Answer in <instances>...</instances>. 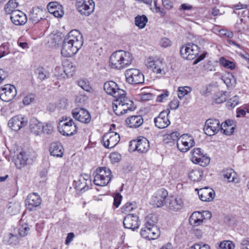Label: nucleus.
I'll use <instances>...</instances> for the list:
<instances>
[{"mask_svg": "<svg viewBox=\"0 0 249 249\" xmlns=\"http://www.w3.org/2000/svg\"><path fill=\"white\" fill-rule=\"evenodd\" d=\"M83 43V36L76 30H71L65 37L61 50L64 57H71L78 51Z\"/></svg>", "mask_w": 249, "mask_h": 249, "instance_id": "obj_1", "label": "nucleus"}, {"mask_svg": "<svg viewBox=\"0 0 249 249\" xmlns=\"http://www.w3.org/2000/svg\"><path fill=\"white\" fill-rule=\"evenodd\" d=\"M132 54L126 51L119 50L112 53L109 58V66L112 69L123 70L132 62Z\"/></svg>", "mask_w": 249, "mask_h": 249, "instance_id": "obj_2", "label": "nucleus"}, {"mask_svg": "<svg viewBox=\"0 0 249 249\" xmlns=\"http://www.w3.org/2000/svg\"><path fill=\"white\" fill-rule=\"evenodd\" d=\"M134 103L126 97V94L116 99L112 104L113 111L116 115L120 116L131 111Z\"/></svg>", "mask_w": 249, "mask_h": 249, "instance_id": "obj_3", "label": "nucleus"}, {"mask_svg": "<svg viewBox=\"0 0 249 249\" xmlns=\"http://www.w3.org/2000/svg\"><path fill=\"white\" fill-rule=\"evenodd\" d=\"M93 182L96 185L106 186L110 181L112 175L111 170L106 167H98L94 172Z\"/></svg>", "mask_w": 249, "mask_h": 249, "instance_id": "obj_4", "label": "nucleus"}, {"mask_svg": "<svg viewBox=\"0 0 249 249\" xmlns=\"http://www.w3.org/2000/svg\"><path fill=\"white\" fill-rule=\"evenodd\" d=\"M63 123L58 127L59 132L64 136H72L76 134L77 131V127L73 120L71 117L63 118L61 123Z\"/></svg>", "mask_w": 249, "mask_h": 249, "instance_id": "obj_5", "label": "nucleus"}, {"mask_svg": "<svg viewBox=\"0 0 249 249\" xmlns=\"http://www.w3.org/2000/svg\"><path fill=\"white\" fill-rule=\"evenodd\" d=\"M126 82L130 84H142L144 83V78L142 72L138 69H129L125 72Z\"/></svg>", "mask_w": 249, "mask_h": 249, "instance_id": "obj_6", "label": "nucleus"}, {"mask_svg": "<svg viewBox=\"0 0 249 249\" xmlns=\"http://www.w3.org/2000/svg\"><path fill=\"white\" fill-rule=\"evenodd\" d=\"M180 53L184 59L193 60L198 56L199 53V48L197 45L190 43L186 46L181 47Z\"/></svg>", "mask_w": 249, "mask_h": 249, "instance_id": "obj_7", "label": "nucleus"}, {"mask_svg": "<svg viewBox=\"0 0 249 249\" xmlns=\"http://www.w3.org/2000/svg\"><path fill=\"white\" fill-rule=\"evenodd\" d=\"M76 6L81 15L89 16L93 12L95 4L92 0H77Z\"/></svg>", "mask_w": 249, "mask_h": 249, "instance_id": "obj_8", "label": "nucleus"}, {"mask_svg": "<svg viewBox=\"0 0 249 249\" xmlns=\"http://www.w3.org/2000/svg\"><path fill=\"white\" fill-rule=\"evenodd\" d=\"M195 144V142L193 137L187 134H183L179 137L177 142L178 149L182 152L187 151Z\"/></svg>", "mask_w": 249, "mask_h": 249, "instance_id": "obj_9", "label": "nucleus"}, {"mask_svg": "<svg viewBox=\"0 0 249 249\" xmlns=\"http://www.w3.org/2000/svg\"><path fill=\"white\" fill-rule=\"evenodd\" d=\"M146 65L148 68L152 69L153 72L157 74L164 75L166 73V65L163 59L154 60L149 57L147 60Z\"/></svg>", "mask_w": 249, "mask_h": 249, "instance_id": "obj_10", "label": "nucleus"}, {"mask_svg": "<svg viewBox=\"0 0 249 249\" xmlns=\"http://www.w3.org/2000/svg\"><path fill=\"white\" fill-rule=\"evenodd\" d=\"M17 95V89L15 86L6 84L0 89V99L4 102L12 101Z\"/></svg>", "mask_w": 249, "mask_h": 249, "instance_id": "obj_11", "label": "nucleus"}, {"mask_svg": "<svg viewBox=\"0 0 249 249\" xmlns=\"http://www.w3.org/2000/svg\"><path fill=\"white\" fill-rule=\"evenodd\" d=\"M191 160L193 162L205 167L210 162V159L201 152L200 148H194L191 151Z\"/></svg>", "mask_w": 249, "mask_h": 249, "instance_id": "obj_12", "label": "nucleus"}, {"mask_svg": "<svg viewBox=\"0 0 249 249\" xmlns=\"http://www.w3.org/2000/svg\"><path fill=\"white\" fill-rule=\"evenodd\" d=\"M104 88L106 92L117 99L125 94V91L118 88V85L112 81L106 82Z\"/></svg>", "mask_w": 249, "mask_h": 249, "instance_id": "obj_13", "label": "nucleus"}, {"mask_svg": "<svg viewBox=\"0 0 249 249\" xmlns=\"http://www.w3.org/2000/svg\"><path fill=\"white\" fill-rule=\"evenodd\" d=\"M120 140L119 134L115 132H109L104 135L102 141L106 148H112L116 145Z\"/></svg>", "mask_w": 249, "mask_h": 249, "instance_id": "obj_14", "label": "nucleus"}, {"mask_svg": "<svg viewBox=\"0 0 249 249\" xmlns=\"http://www.w3.org/2000/svg\"><path fill=\"white\" fill-rule=\"evenodd\" d=\"M71 114L73 118L81 123L87 124L91 121L89 112L83 108H75L72 110Z\"/></svg>", "mask_w": 249, "mask_h": 249, "instance_id": "obj_15", "label": "nucleus"}, {"mask_svg": "<svg viewBox=\"0 0 249 249\" xmlns=\"http://www.w3.org/2000/svg\"><path fill=\"white\" fill-rule=\"evenodd\" d=\"M91 184L90 177L87 174H81L78 180L75 181L76 189L81 193L88 190Z\"/></svg>", "mask_w": 249, "mask_h": 249, "instance_id": "obj_16", "label": "nucleus"}, {"mask_svg": "<svg viewBox=\"0 0 249 249\" xmlns=\"http://www.w3.org/2000/svg\"><path fill=\"white\" fill-rule=\"evenodd\" d=\"M27 119L21 115L15 116L8 122V126L14 131H18L27 125Z\"/></svg>", "mask_w": 249, "mask_h": 249, "instance_id": "obj_17", "label": "nucleus"}, {"mask_svg": "<svg viewBox=\"0 0 249 249\" xmlns=\"http://www.w3.org/2000/svg\"><path fill=\"white\" fill-rule=\"evenodd\" d=\"M168 195V192L161 188L158 190L152 197V204L156 207H162L165 203L166 198Z\"/></svg>", "mask_w": 249, "mask_h": 249, "instance_id": "obj_18", "label": "nucleus"}, {"mask_svg": "<svg viewBox=\"0 0 249 249\" xmlns=\"http://www.w3.org/2000/svg\"><path fill=\"white\" fill-rule=\"evenodd\" d=\"M220 128V122L218 120L210 119L205 123L204 131L206 135L211 136L217 133Z\"/></svg>", "mask_w": 249, "mask_h": 249, "instance_id": "obj_19", "label": "nucleus"}, {"mask_svg": "<svg viewBox=\"0 0 249 249\" xmlns=\"http://www.w3.org/2000/svg\"><path fill=\"white\" fill-rule=\"evenodd\" d=\"M141 236L149 240L157 239L160 235V231L157 227L152 228L144 226L141 230Z\"/></svg>", "mask_w": 249, "mask_h": 249, "instance_id": "obj_20", "label": "nucleus"}, {"mask_svg": "<svg viewBox=\"0 0 249 249\" xmlns=\"http://www.w3.org/2000/svg\"><path fill=\"white\" fill-rule=\"evenodd\" d=\"M131 145H134L135 150H137L140 153L146 152L150 147L149 141L144 137H141L137 140L131 141Z\"/></svg>", "mask_w": 249, "mask_h": 249, "instance_id": "obj_21", "label": "nucleus"}, {"mask_svg": "<svg viewBox=\"0 0 249 249\" xmlns=\"http://www.w3.org/2000/svg\"><path fill=\"white\" fill-rule=\"evenodd\" d=\"M123 224L124 228L134 230L140 226L139 217L134 214H127L124 219Z\"/></svg>", "mask_w": 249, "mask_h": 249, "instance_id": "obj_22", "label": "nucleus"}, {"mask_svg": "<svg viewBox=\"0 0 249 249\" xmlns=\"http://www.w3.org/2000/svg\"><path fill=\"white\" fill-rule=\"evenodd\" d=\"M168 114L167 111H162L159 116L154 119V123L156 127L160 129L167 127L170 122L168 118Z\"/></svg>", "mask_w": 249, "mask_h": 249, "instance_id": "obj_23", "label": "nucleus"}, {"mask_svg": "<svg viewBox=\"0 0 249 249\" xmlns=\"http://www.w3.org/2000/svg\"><path fill=\"white\" fill-rule=\"evenodd\" d=\"M168 208L173 211L177 212L182 209L184 203L182 199L179 196H171L167 201Z\"/></svg>", "mask_w": 249, "mask_h": 249, "instance_id": "obj_24", "label": "nucleus"}, {"mask_svg": "<svg viewBox=\"0 0 249 249\" xmlns=\"http://www.w3.org/2000/svg\"><path fill=\"white\" fill-rule=\"evenodd\" d=\"M41 200L39 196L35 193L30 194L25 201L27 208L32 211L34 208L39 206Z\"/></svg>", "mask_w": 249, "mask_h": 249, "instance_id": "obj_25", "label": "nucleus"}, {"mask_svg": "<svg viewBox=\"0 0 249 249\" xmlns=\"http://www.w3.org/2000/svg\"><path fill=\"white\" fill-rule=\"evenodd\" d=\"M198 195L202 201H211L214 198L215 192L211 188L205 187L198 190Z\"/></svg>", "mask_w": 249, "mask_h": 249, "instance_id": "obj_26", "label": "nucleus"}, {"mask_svg": "<svg viewBox=\"0 0 249 249\" xmlns=\"http://www.w3.org/2000/svg\"><path fill=\"white\" fill-rule=\"evenodd\" d=\"M10 19L16 25H24L27 20L26 15L20 10L13 12L10 16Z\"/></svg>", "mask_w": 249, "mask_h": 249, "instance_id": "obj_27", "label": "nucleus"}, {"mask_svg": "<svg viewBox=\"0 0 249 249\" xmlns=\"http://www.w3.org/2000/svg\"><path fill=\"white\" fill-rule=\"evenodd\" d=\"M47 9L50 13L57 18L62 17L64 14L62 6L57 2H51L47 5Z\"/></svg>", "mask_w": 249, "mask_h": 249, "instance_id": "obj_28", "label": "nucleus"}, {"mask_svg": "<svg viewBox=\"0 0 249 249\" xmlns=\"http://www.w3.org/2000/svg\"><path fill=\"white\" fill-rule=\"evenodd\" d=\"M29 128L32 133L36 135L43 133V124L36 118H32L29 123Z\"/></svg>", "mask_w": 249, "mask_h": 249, "instance_id": "obj_29", "label": "nucleus"}, {"mask_svg": "<svg viewBox=\"0 0 249 249\" xmlns=\"http://www.w3.org/2000/svg\"><path fill=\"white\" fill-rule=\"evenodd\" d=\"M49 150L51 155L53 157H62L64 154V148L59 142L52 143L50 147Z\"/></svg>", "mask_w": 249, "mask_h": 249, "instance_id": "obj_30", "label": "nucleus"}, {"mask_svg": "<svg viewBox=\"0 0 249 249\" xmlns=\"http://www.w3.org/2000/svg\"><path fill=\"white\" fill-rule=\"evenodd\" d=\"M125 122L129 127L138 128L143 124V120L142 116L136 115L127 118Z\"/></svg>", "mask_w": 249, "mask_h": 249, "instance_id": "obj_31", "label": "nucleus"}, {"mask_svg": "<svg viewBox=\"0 0 249 249\" xmlns=\"http://www.w3.org/2000/svg\"><path fill=\"white\" fill-rule=\"evenodd\" d=\"M203 220L201 213L199 212H195L190 217L189 223L193 226H198L202 223Z\"/></svg>", "mask_w": 249, "mask_h": 249, "instance_id": "obj_32", "label": "nucleus"}, {"mask_svg": "<svg viewBox=\"0 0 249 249\" xmlns=\"http://www.w3.org/2000/svg\"><path fill=\"white\" fill-rule=\"evenodd\" d=\"M43 11L38 8H33L30 15V20L33 24H36L42 19Z\"/></svg>", "mask_w": 249, "mask_h": 249, "instance_id": "obj_33", "label": "nucleus"}, {"mask_svg": "<svg viewBox=\"0 0 249 249\" xmlns=\"http://www.w3.org/2000/svg\"><path fill=\"white\" fill-rule=\"evenodd\" d=\"M28 160V156L27 155L26 153L24 151H21L17 156L15 164L18 168H21L27 163Z\"/></svg>", "mask_w": 249, "mask_h": 249, "instance_id": "obj_34", "label": "nucleus"}, {"mask_svg": "<svg viewBox=\"0 0 249 249\" xmlns=\"http://www.w3.org/2000/svg\"><path fill=\"white\" fill-rule=\"evenodd\" d=\"M18 5V4L16 0H9L4 7L6 13L11 15L13 12L18 11V10H16Z\"/></svg>", "mask_w": 249, "mask_h": 249, "instance_id": "obj_35", "label": "nucleus"}, {"mask_svg": "<svg viewBox=\"0 0 249 249\" xmlns=\"http://www.w3.org/2000/svg\"><path fill=\"white\" fill-rule=\"evenodd\" d=\"M222 176L224 178H226L228 182H231L234 180L235 173L231 168L224 169L222 171Z\"/></svg>", "mask_w": 249, "mask_h": 249, "instance_id": "obj_36", "label": "nucleus"}, {"mask_svg": "<svg viewBox=\"0 0 249 249\" xmlns=\"http://www.w3.org/2000/svg\"><path fill=\"white\" fill-rule=\"evenodd\" d=\"M203 175L202 172L199 169H193L189 174V177L190 179L193 181H199L201 180Z\"/></svg>", "mask_w": 249, "mask_h": 249, "instance_id": "obj_37", "label": "nucleus"}, {"mask_svg": "<svg viewBox=\"0 0 249 249\" xmlns=\"http://www.w3.org/2000/svg\"><path fill=\"white\" fill-rule=\"evenodd\" d=\"M148 22V18L145 15L138 16L135 18V25L140 29H143Z\"/></svg>", "mask_w": 249, "mask_h": 249, "instance_id": "obj_38", "label": "nucleus"}, {"mask_svg": "<svg viewBox=\"0 0 249 249\" xmlns=\"http://www.w3.org/2000/svg\"><path fill=\"white\" fill-rule=\"evenodd\" d=\"M75 71L76 67L71 62H68L64 65L63 71L68 76H72Z\"/></svg>", "mask_w": 249, "mask_h": 249, "instance_id": "obj_39", "label": "nucleus"}, {"mask_svg": "<svg viewBox=\"0 0 249 249\" xmlns=\"http://www.w3.org/2000/svg\"><path fill=\"white\" fill-rule=\"evenodd\" d=\"M226 92H219L216 93L213 97V101L216 104H221L226 101L227 98Z\"/></svg>", "mask_w": 249, "mask_h": 249, "instance_id": "obj_40", "label": "nucleus"}, {"mask_svg": "<svg viewBox=\"0 0 249 249\" xmlns=\"http://www.w3.org/2000/svg\"><path fill=\"white\" fill-rule=\"evenodd\" d=\"M192 90V89L189 87H180L178 88V97L179 99H182L184 96L187 95Z\"/></svg>", "mask_w": 249, "mask_h": 249, "instance_id": "obj_41", "label": "nucleus"}, {"mask_svg": "<svg viewBox=\"0 0 249 249\" xmlns=\"http://www.w3.org/2000/svg\"><path fill=\"white\" fill-rule=\"evenodd\" d=\"M239 102V97L234 96L226 102V105L229 109H232L238 104Z\"/></svg>", "mask_w": 249, "mask_h": 249, "instance_id": "obj_42", "label": "nucleus"}, {"mask_svg": "<svg viewBox=\"0 0 249 249\" xmlns=\"http://www.w3.org/2000/svg\"><path fill=\"white\" fill-rule=\"evenodd\" d=\"M78 85L84 90L89 92H92L93 89L90 87L89 82L84 80H80L78 82Z\"/></svg>", "mask_w": 249, "mask_h": 249, "instance_id": "obj_43", "label": "nucleus"}, {"mask_svg": "<svg viewBox=\"0 0 249 249\" xmlns=\"http://www.w3.org/2000/svg\"><path fill=\"white\" fill-rule=\"evenodd\" d=\"M36 72L38 74V78L41 80H43L49 77V73L42 68L36 69Z\"/></svg>", "mask_w": 249, "mask_h": 249, "instance_id": "obj_44", "label": "nucleus"}, {"mask_svg": "<svg viewBox=\"0 0 249 249\" xmlns=\"http://www.w3.org/2000/svg\"><path fill=\"white\" fill-rule=\"evenodd\" d=\"M36 96L33 93H28L23 99L22 103L24 105H29L35 101Z\"/></svg>", "mask_w": 249, "mask_h": 249, "instance_id": "obj_45", "label": "nucleus"}, {"mask_svg": "<svg viewBox=\"0 0 249 249\" xmlns=\"http://www.w3.org/2000/svg\"><path fill=\"white\" fill-rule=\"evenodd\" d=\"M30 231V228L27 224L25 223L21 225L18 229V234L21 237L25 236L28 234Z\"/></svg>", "mask_w": 249, "mask_h": 249, "instance_id": "obj_46", "label": "nucleus"}, {"mask_svg": "<svg viewBox=\"0 0 249 249\" xmlns=\"http://www.w3.org/2000/svg\"><path fill=\"white\" fill-rule=\"evenodd\" d=\"M5 238L9 244L16 245L18 242V236L12 233H8Z\"/></svg>", "mask_w": 249, "mask_h": 249, "instance_id": "obj_47", "label": "nucleus"}, {"mask_svg": "<svg viewBox=\"0 0 249 249\" xmlns=\"http://www.w3.org/2000/svg\"><path fill=\"white\" fill-rule=\"evenodd\" d=\"M219 247L221 249H233L234 244L230 241H224L219 244Z\"/></svg>", "mask_w": 249, "mask_h": 249, "instance_id": "obj_48", "label": "nucleus"}, {"mask_svg": "<svg viewBox=\"0 0 249 249\" xmlns=\"http://www.w3.org/2000/svg\"><path fill=\"white\" fill-rule=\"evenodd\" d=\"M135 205L131 203L127 202L122 207L121 209L122 212L123 213H127L131 212L135 208Z\"/></svg>", "mask_w": 249, "mask_h": 249, "instance_id": "obj_49", "label": "nucleus"}, {"mask_svg": "<svg viewBox=\"0 0 249 249\" xmlns=\"http://www.w3.org/2000/svg\"><path fill=\"white\" fill-rule=\"evenodd\" d=\"M203 70L207 71H215L214 66L210 60L204 63L203 66Z\"/></svg>", "mask_w": 249, "mask_h": 249, "instance_id": "obj_50", "label": "nucleus"}, {"mask_svg": "<svg viewBox=\"0 0 249 249\" xmlns=\"http://www.w3.org/2000/svg\"><path fill=\"white\" fill-rule=\"evenodd\" d=\"M221 64L226 68H228L231 70H233L235 68V64L233 62L229 60H227L224 58H221L220 60Z\"/></svg>", "mask_w": 249, "mask_h": 249, "instance_id": "obj_51", "label": "nucleus"}, {"mask_svg": "<svg viewBox=\"0 0 249 249\" xmlns=\"http://www.w3.org/2000/svg\"><path fill=\"white\" fill-rule=\"evenodd\" d=\"M109 158L112 162H118L121 159V155L118 152H113L110 154Z\"/></svg>", "mask_w": 249, "mask_h": 249, "instance_id": "obj_52", "label": "nucleus"}, {"mask_svg": "<svg viewBox=\"0 0 249 249\" xmlns=\"http://www.w3.org/2000/svg\"><path fill=\"white\" fill-rule=\"evenodd\" d=\"M151 218H154L155 220L151 219L149 216H148L146 219V223L145 226L152 228L153 227H157L156 225V218L155 217L151 216Z\"/></svg>", "mask_w": 249, "mask_h": 249, "instance_id": "obj_53", "label": "nucleus"}, {"mask_svg": "<svg viewBox=\"0 0 249 249\" xmlns=\"http://www.w3.org/2000/svg\"><path fill=\"white\" fill-rule=\"evenodd\" d=\"M190 249H210V247L207 244L200 243L195 244Z\"/></svg>", "mask_w": 249, "mask_h": 249, "instance_id": "obj_54", "label": "nucleus"}, {"mask_svg": "<svg viewBox=\"0 0 249 249\" xmlns=\"http://www.w3.org/2000/svg\"><path fill=\"white\" fill-rule=\"evenodd\" d=\"M222 131H223V133L226 135H230L233 133L234 127H230V126H225L224 128L222 127V124L220 125V128Z\"/></svg>", "mask_w": 249, "mask_h": 249, "instance_id": "obj_55", "label": "nucleus"}, {"mask_svg": "<svg viewBox=\"0 0 249 249\" xmlns=\"http://www.w3.org/2000/svg\"><path fill=\"white\" fill-rule=\"evenodd\" d=\"M160 44L162 47L167 48L171 46L172 42L168 38L164 37L161 39Z\"/></svg>", "mask_w": 249, "mask_h": 249, "instance_id": "obj_56", "label": "nucleus"}, {"mask_svg": "<svg viewBox=\"0 0 249 249\" xmlns=\"http://www.w3.org/2000/svg\"><path fill=\"white\" fill-rule=\"evenodd\" d=\"M43 133L51 134L53 131V126L50 124H43Z\"/></svg>", "mask_w": 249, "mask_h": 249, "instance_id": "obj_57", "label": "nucleus"}, {"mask_svg": "<svg viewBox=\"0 0 249 249\" xmlns=\"http://www.w3.org/2000/svg\"><path fill=\"white\" fill-rule=\"evenodd\" d=\"M122 196L119 193H117L114 196V202L113 205L118 208L120 205L122 201Z\"/></svg>", "mask_w": 249, "mask_h": 249, "instance_id": "obj_58", "label": "nucleus"}, {"mask_svg": "<svg viewBox=\"0 0 249 249\" xmlns=\"http://www.w3.org/2000/svg\"><path fill=\"white\" fill-rule=\"evenodd\" d=\"M240 249H249V238L243 239L240 244Z\"/></svg>", "mask_w": 249, "mask_h": 249, "instance_id": "obj_59", "label": "nucleus"}, {"mask_svg": "<svg viewBox=\"0 0 249 249\" xmlns=\"http://www.w3.org/2000/svg\"><path fill=\"white\" fill-rule=\"evenodd\" d=\"M169 95V92L167 90L164 91L163 93H161L157 96V101L158 102H161L163 99H165Z\"/></svg>", "mask_w": 249, "mask_h": 249, "instance_id": "obj_60", "label": "nucleus"}, {"mask_svg": "<svg viewBox=\"0 0 249 249\" xmlns=\"http://www.w3.org/2000/svg\"><path fill=\"white\" fill-rule=\"evenodd\" d=\"M162 3L166 9L170 10L173 7V3L170 0H162Z\"/></svg>", "mask_w": 249, "mask_h": 249, "instance_id": "obj_61", "label": "nucleus"}, {"mask_svg": "<svg viewBox=\"0 0 249 249\" xmlns=\"http://www.w3.org/2000/svg\"><path fill=\"white\" fill-rule=\"evenodd\" d=\"M230 77L233 78V76L232 75H230L229 77L227 76H223V80L224 82L226 84L227 86H229L230 84L232 85L233 83H232V81L233 82H234V80L232 79H231Z\"/></svg>", "mask_w": 249, "mask_h": 249, "instance_id": "obj_62", "label": "nucleus"}, {"mask_svg": "<svg viewBox=\"0 0 249 249\" xmlns=\"http://www.w3.org/2000/svg\"><path fill=\"white\" fill-rule=\"evenodd\" d=\"M74 237L75 235L73 232L69 233L66 237L65 244L69 245L73 240Z\"/></svg>", "mask_w": 249, "mask_h": 249, "instance_id": "obj_63", "label": "nucleus"}, {"mask_svg": "<svg viewBox=\"0 0 249 249\" xmlns=\"http://www.w3.org/2000/svg\"><path fill=\"white\" fill-rule=\"evenodd\" d=\"M179 106V102L177 100H173L170 103V107L171 109H176Z\"/></svg>", "mask_w": 249, "mask_h": 249, "instance_id": "obj_64", "label": "nucleus"}]
</instances>
